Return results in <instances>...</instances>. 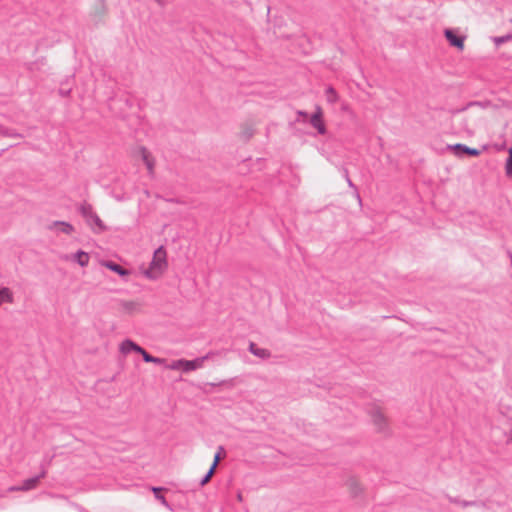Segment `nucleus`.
Here are the masks:
<instances>
[{
    "mask_svg": "<svg viewBox=\"0 0 512 512\" xmlns=\"http://www.w3.org/2000/svg\"><path fill=\"white\" fill-rule=\"evenodd\" d=\"M14 303V293L9 287H0V307L12 305Z\"/></svg>",
    "mask_w": 512,
    "mask_h": 512,
    "instance_id": "obj_15",
    "label": "nucleus"
},
{
    "mask_svg": "<svg viewBox=\"0 0 512 512\" xmlns=\"http://www.w3.org/2000/svg\"><path fill=\"white\" fill-rule=\"evenodd\" d=\"M168 267V251L164 246H159L153 252L149 263L139 267V273L147 280L156 281L164 276Z\"/></svg>",
    "mask_w": 512,
    "mask_h": 512,
    "instance_id": "obj_1",
    "label": "nucleus"
},
{
    "mask_svg": "<svg viewBox=\"0 0 512 512\" xmlns=\"http://www.w3.org/2000/svg\"><path fill=\"white\" fill-rule=\"evenodd\" d=\"M49 229L51 231L63 233L65 235H71L75 231L74 226L65 221H54L49 225Z\"/></svg>",
    "mask_w": 512,
    "mask_h": 512,
    "instance_id": "obj_12",
    "label": "nucleus"
},
{
    "mask_svg": "<svg viewBox=\"0 0 512 512\" xmlns=\"http://www.w3.org/2000/svg\"><path fill=\"white\" fill-rule=\"evenodd\" d=\"M256 131V125L251 121L242 123L239 127L238 136L242 140L251 139Z\"/></svg>",
    "mask_w": 512,
    "mask_h": 512,
    "instance_id": "obj_11",
    "label": "nucleus"
},
{
    "mask_svg": "<svg viewBox=\"0 0 512 512\" xmlns=\"http://www.w3.org/2000/svg\"><path fill=\"white\" fill-rule=\"evenodd\" d=\"M249 350H250V352H251L253 355H255V356H257V357H259V358H261V359H268V358H270V356H271V353H270V351H269V350H267V349H265V348H261V347L257 346V345H256L255 343H253V342H252V343H250V345H249Z\"/></svg>",
    "mask_w": 512,
    "mask_h": 512,
    "instance_id": "obj_17",
    "label": "nucleus"
},
{
    "mask_svg": "<svg viewBox=\"0 0 512 512\" xmlns=\"http://www.w3.org/2000/svg\"><path fill=\"white\" fill-rule=\"evenodd\" d=\"M71 259L77 262L81 267H86L89 264L90 256L87 252L79 250L71 257Z\"/></svg>",
    "mask_w": 512,
    "mask_h": 512,
    "instance_id": "obj_18",
    "label": "nucleus"
},
{
    "mask_svg": "<svg viewBox=\"0 0 512 512\" xmlns=\"http://www.w3.org/2000/svg\"><path fill=\"white\" fill-rule=\"evenodd\" d=\"M344 486L349 496L353 499L360 498L364 495L365 487L362 481L356 476H348L344 481Z\"/></svg>",
    "mask_w": 512,
    "mask_h": 512,
    "instance_id": "obj_7",
    "label": "nucleus"
},
{
    "mask_svg": "<svg viewBox=\"0 0 512 512\" xmlns=\"http://www.w3.org/2000/svg\"><path fill=\"white\" fill-rule=\"evenodd\" d=\"M152 491L154 492L156 498L161 501V503L163 505H167V501L165 499V497L163 495L160 494V492L162 491V488H157V487H153L152 488Z\"/></svg>",
    "mask_w": 512,
    "mask_h": 512,
    "instance_id": "obj_25",
    "label": "nucleus"
},
{
    "mask_svg": "<svg viewBox=\"0 0 512 512\" xmlns=\"http://www.w3.org/2000/svg\"><path fill=\"white\" fill-rule=\"evenodd\" d=\"M214 473H215L214 468H210L208 473L204 477V479L201 481V485L203 486V485L207 484L210 481V479L212 478V476L214 475Z\"/></svg>",
    "mask_w": 512,
    "mask_h": 512,
    "instance_id": "obj_26",
    "label": "nucleus"
},
{
    "mask_svg": "<svg viewBox=\"0 0 512 512\" xmlns=\"http://www.w3.org/2000/svg\"><path fill=\"white\" fill-rule=\"evenodd\" d=\"M510 440H511V442H512V431H511V434H510Z\"/></svg>",
    "mask_w": 512,
    "mask_h": 512,
    "instance_id": "obj_29",
    "label": "nucleus"
},
{
    "mask_svg": "<svg viewBox=\"0 0 512 512\" xmlns=\"http://www.w3.org/2000/svg\"><path fill=\"white\" fill-rule=\"evenodd\" d=\"M299 115L302 116V117H306L307 114L305 112H299Z\"/></svg>",
    "mask_w": 512,
    "mask_h": 512,
    "instance_id": "obj_27",
    "label": "nucleus"
},
{
    "mask_svg": "<svg viewBox=\"0 0 512 512\" xmlns=\"http://www.w3.org/2000/svg\"><path fill=\"white\" fill-rule=\"evenodd\" d=\"M222 454H224V449L223 447H219L218 452L215 454L212 466L210 468H214V470H216L219 462L221 461Z\"/></svg>",
    "mask_w": 512,
    "mask_h": 512,
    "instance_id": "obj_23",
    "label": "nucleus"
},
{
    "mask_svg": "<svg viewBox=\"0 0 512 512\" xmlns=\"http://www.w3.org/2000/svg\"><path fill=\"white\" fill-rule=\"evenodd\" d=\"M158 4H163L164 0H155Z\"/></svg>",
    "mask_w": 512,
    "mask_h": 512,
    "instance_id": "obj_28",
    "label": "nucleus"
},
{
    "mask_svg": "<svg viewBox=\"0 0 512 512\" xmlns=\"http://www.w3.org/2000/svg\"><path fill=\"white\" fill-rule=\"evenodd\" d=\"M444 35L449 44L459 51H463L465 48V36H462L455 29H445Z\"/></svg>",
    "mask_w": 512,
    "mask_h": 512,
    "instance_id": "obj_10",
    "label": "nucleus"
},
{
    "mask_svg": "<svg viewBox=\"0 0 512 512\" xmlns=\"http://www.w3.org/2000/svg\"><path fill=\"white\" fill-rule=\"evenodd\" d=\"M369 419L376 433L381 435H389L391 433L390 419L382 408H371L369 411Z\"/></svg>",
    "mask_w": 512,
    "mask_h": 512,
    "instance_id": "obj_2",
    "label": "nucleus"
},
{
    "mask_svg": "<svg viewBox=\"0 0 512 512\" xmlns=\"http://www.w3.org/2000/svg\"><path fill=\"white\" fill-rule=\"evenodd\" d=\"M138 354H140L144 361L145 362H148V363H154V364H164L165 363V359L163 358H158V357H154L152 355H150L145 349H143L141 346L140 348L138 349Z\"/></svg>",
    "mask_w": 512,
    "mask_h": 512,
    "instance_id": "obj_19",
    "label": "nucleus"
},
{
    "mask_svg": "<svg viewBox=\"0 0 512 512\" xmlns=\"http://www.w3.org/2000/svg\"><path fill=\"white\" fill-rule=\"evenodd\" d=\"M44 477V474L26 479L21 482L19 485H14L8 488V491L11 493L14 492H27L30 490H33L38 487L40 484L41 479Z\"/></svg>",
    "mask_w": 512,
    "mask_h": 512,
    "instance_id": "obj_8",
    "label": "nucleus"
},
{
    "mask_svg": "<svg viewBox=\"0 0 512 512\" xmlns=\"http://www.w3.org/2000/svg\"><path fill=\"white\" fill-rule=\"evenodd\" d=\"M101 265L105 268L117 273L121 277L125 278L130 275V271L122 267L121 265L113 262V261H102Z\"/></svg>",
    "mask_w": 512,
    "mask_h": 512,
    "instance_id": "obj_14",
    "label": "nucleus"
},
{
    "mask_svg": "<svg viewBox=\"0 0 512 512\" xmlns=\"http://www.w3.org/2000/svg\"><path fill=\"white\" fill-rule=\"evenodd\" d=\"M450 149L453 151L455 156H461L462 153H466L470 156H478L480 154V151L475 148H469L467 146H464L462 144H456L454 146H451Z\"/></svg>",
    "mask_w": 512,
    "mask_h": 512,
    "instance_id": "obj_16",
    "label": "nucleus"
},
{
    "mask_svg": "<svg viewBox=\"0 0 512 512\" xmlns=\"http://www.w3.org/2000/svg\"><path fill=\"white\" fill-rule=\"evenodd\" d=\"M205 360L206 357H199L193 360L177 359L167 364L166 368L169 370L181 371L183 373H190L201 369L204 366Z\"/></svg>",
    "mask_w": 512,
    "mask_h": 512,
    "instance_id": "obj_3",
    "label": "nucleus"
},
{
    "mask_svg": "<svg viewBox=\"0 0 512 512\" xmlns=\"http://www.w3.org/2000/svg\"><path fill=\"white\" fill-rule=\"evenodd\" d=\"M81 214L93 232L102 233L107 230V225L102 221V219L91 206L82 207Z\"/></svg>",
    "mask_w": 512,
    "mask_h": 512,
    "instance_id": "obj_5",
    "label": "nucleus"
},
{
    "mask_svg": "<svg viewBox=\"0 0 512 512\" xmlns=\"http://www.w3.org/2000/svg\"><path fill=\"white\" fill-rule=\"evenodd\" d=\"M106 13V8L103 4L95 5L91 8V14L93 16H103Z\"/></svg>",
    "mask_w": 512,
    "mask_h": 512,
    "instance_id": "obj_22",
    "label": "nucleus"
},
{
    "mask_svg": "<svg viewBox=\"0 0 512 512\" xmlns=\"http://www.w3.org/2000/svg\"><path fill=\"white\" fill-rule=\"evenodd\" d=\"M510 40H512V34H509V35H506V36H503V37H495L493 39V42L495 43L496 46H499L502 43L510 41Z\"/></svg>",
    "mask_w": 512,
    "mask_h": 512,
    "instance_id": "obj_24",
    "label": "nucleus"
},
{
    "mask_svg": "<svg viewBox=\"0 0 512 512\" xmlns=\"http://www.w3.org/2000/svg\"><path fill=\"white\" fill-rule=\"evenodd\" d=\"M326 93V97H327V101L329 103H336L338 100H339V95L337 94V92L332 88V87H328L325 91Z\"/></svg>",
    "mask_w": 512,
    "mask_h": 512,
    "instance_id": "obj_20",
    "label": "nucleus"
},
{
    "mask_svg": "<svg viewBox=\"0 0 512 512\" xmlns=\"http://www.w3.org/2000/svg\"><path fill=\"white\" fill-rule=\"evenodd\" d=\"M324 113L323 109L320 106L315 107V112L310 116L309 122L311 126L317 130V132L321 135L326 134L327 128L324 122Z\"/></svg>",
    "mask_w": 512,
    "mask_h": 512,
    "instance_id": "obj_9",
    "label": "nucleus"
},
{
    "mask_svg": "<svg viewBox=\"0 0 512 512\" xmlns=\"http://www.w3.org/2000/svg\"><path fill=\"white\" fill-rule=\"evenodd\" d=\"M505 172L507 176H512V148L508 150V158L505 164Z\"/></svg>",
    "mask_w": 512,
    "mask_h": 512,
    "instance_id": "obj_21",
    "label": "nucleus"
},
{
    "mask_svg": "<svg viewBox=\"0 0 512 512\" xmlns=\"http://www.w3.org/2000/svg\"><path fill=\"white\" fill-rule=\"evenodd\" d=\"M133 158L143 163L150 175L154 174L156 161L152 153L144 146L137 145L132 151Z\"/></svg>",
    "mask_w": 512,
    "mask_h": 512,
    "instance_id": "obj_4",
    "label": "nucleus"
},
{
    "mask_svg": "<svg viewBox=\"0 0 512 512\" xmlns=\"http://www.w3.org/2000/svg\"><path fill=\"white\" fill-rule=\"evenodd\" d=\"M140 346L130 339L121 341L118 345L119 353L122 356H127L131 353H137Z\"/></svg>",
    "mask_w": 512,
    "mask_h": 512,
    "instance_id": "obj_13",
    "label": "nucleus"
},
{
    "mask_svg": "<svg viewBox=\"0 0 512 512\" xmlns=\"http://www.w3.org/2000/svg\"><path fill=\"white\" fill-rule=\"evenodd\" d=\"M142 303L138 300H121L117 304V311L122 316H135L142 312Z\"/></svg>",
    "mask_w": 512,
    "mask_h": 512,
    "instance_id": "obj_6",
    "label": "nucleus"
}]
</instances>
